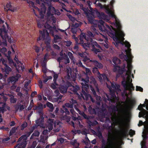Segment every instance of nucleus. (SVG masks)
<instances>
[{
	"instance_id": "40",
	"label": "nucleus",
	"mask_w": 148,
	"mask_h": 148,
	"mask_svg": "<svg viewBox=\"0 0 148 148\" xmlns=\"http://www.w3.org/2000/svg\"><path fill=\"white\" fill-rule=\"evenodd\" d=\"M27 136L25 134L23 135L19 138L18 140V142L20 141H23L24 142L25 141V142H27L26 140L27 139Z\"/></svg>"
},
{
	"instance_id": "18",
	"label": "nucleus",
	"mask_w": 148,
	"mask_h": 148,
	"mask_svg": "<svg viewBox=\"0 0 148 148\" xmlns=\"http://www.w3.org/2000/svg\"><path fill=\"white\" fill-rule=\"evenodd\" d=\"M21 76L20 74L17 73L16 75L9 77L8 79V82L9 83H14L18 81Z\"/></svg>"
},
{
	"instance_id": "56",
	"label": "nucleus",
	"mask_w": 148,
	"mask_h": 148,
	"mask_svg": "<svg viewBox=\"0 0 148 148\" xmlns=\"http://www.w3.org/2000/svg\"><path fill=\"white\" fill-rule=\"evenodd\" d=\"M121 132L123 135L124 136H126V134H127L128 130L125 129H123L121 130Z\"/></svg>"
},
{
	"instance_id": "54",
	"label": "nucleus",
	"mask_w": 148,
	"mask_h": 148,
	"mask_svg": "<svg viewBox=\"0 0 148 148\" xmlns=\"http://www.w3.org/2000/svg\"><path fill=\"white\" fill-rule=\"evenodd\" d=\"M65 59V62L64 63L66 64H67L68 63H69L70 62V60L69 59L68 57L67 56L65 55L64 56V59Z\"/></svg>"
},
{
	"instance_id": "52",
	"label": "nucleus",
	"mask_w": 148,
	"mask_h": 148,
	"mask_svg": "<svg viewBox=\"0 0 148 148\" xmlns=\"http://www.w3.org/2000/svg\"><path fill=\"white\" fill-rule=\"evenodd\" d=\"M27 124L26 122L25 121L23 122L21 126V130H23L27 126Z\"/></svg>"
},
{
	"instance_id": "15",
	"label": "nucleus",
	"mask_w": 148,
	"mask_h": 148,
	"mask_svg": "<svg viewBox=\"0 0 148 148\" xmlns=\"http://www.w3.org/2000/svg\"><path fill=\"white\" fill-rule=\"evenodd\" d=\"M107 86L108 88L109 89L110 92V95H108L107 94L106 95V97L107 98V99L108 101H112L113 99L116 98V96L115 95V92L114 90H112L111 89V87L110 86V85L107 84Z\"/></svg>"
},
{
	"instance_id": "24",
	"label": "nucleus",
	"mask_w": 148,
	"mask_h": 148,
	"mask_svg": "<svg viewBox=\"0 0 148 148\" xmlns=\"http://www.w3.org/2000/svg\"><path fill=\"white\" fill-rule=\"evenodd\" d=\"M45 27L48 30L49 33L52 35H54V32H57L56 29V27L55 26L52 27L50 25L47 24L46 26H45Z\"/></svg>"
},
{
	"instance_id": "46",
	"label": "nucleus",
	"mask_w": 148,
	"mask_h": 148,
	"mask_svg": "<svg viewBox=\"0 0 148 148\" xmlns=\"http://www.w3.org/2000/svg\"><path fill=\"white\" fill-rule=\"evenodd\" d=\"M6 7L8 8V10L12 12H14L16 11V9H11L12 8V6L10 3H7L6 5Z\"/></svg>"
},
{
	"instance_id": "35",
	"label": "nucleus",
	"mask_w": 148,
	"mask_h": 148,
	"mask_svg": "<svg viewBox=\"0 0 148 148\" xmlns=\"http://www.w3.org/2000/svg\"><path fill=\"white\" fill-rule=\"evenodd\" d=\"M143 135H142V137L143 138V141L146 142V140L148 138V136H147L148 134V131L146 130L143 132Z\"/></svg>"
},
{
	"instance_id": "14",
	"label": "nucleus",
	"mask_w": 148,
	"mask_h": 148,
	"mask_svg": "<svg viewBox=\"0 0 148 148\" xmlns=\"http://www.w3.org/2000/svg\"><path fill=\"white\" fill-rule=\"evenodd\" d=\"M90 13L86 16L88 22L91 24H94L95 20L94 18H95V11L93 9L90 7Z\"/></svg>"
},
{
	"instance_id": "57",
	"label": "nucleus",
	"mask_w": 148,
	"mask_h": 148,
	"mask_svg": "<svg viewBox=\"0 0 148 148\" xmlns=\"http://www.w3.org/2000/svg\"><path fill=\"white\" fill-rule=\"evenodd\" d=\"M12 53L11 51H9L8 52V53L4 54V56L7 58V59L9 57L11 58V55Z\"/></svg>"
},
{
	"instance_id": "9",
	"label": "nucleus",
	"mask_w": 148,
	"mask_h": 148,
	"mask_svg": "<svg viewBox=\"0 0 148 148\" xmlns=\"http://www.w3.org/2000/svg\"><path fill=\"white\" fill-rule=\"evenodd\" d=\"M98 27L100 30L101 31L107 33L113 32L112 30L114 29L111 25L110 26L105 23L103 21L100 20L99 22Z\"/></svg>"
},
{
	"instance_id": "1",
	"label": "nucleus",
	"mask_w": 148,
	"mask_h": 148,
	"mask_svg": "<svg viewBox=\"0 0 148 148\" xmlns=\"http://www.w3.org/2000/svg\"><path fill=\"white\" fill-rule=\"evenodd\" d=\"M89 78L87 74H86L85 78H81V83L82 86V92L80 93V95L77 92L80 90V88L77 85L74 86L70 82H68L69 85V88L73 93L76 94L79 98H81V97L84 99L85 97L86 100H87L89 98H90L91 101L93 103L95 102V100L92 97L91 95L87 93L86 91L87 92L88 88H89V85L88 84L89 82Z\"/></svg>"
},
{
	"instance_id": "29",
	"label": "nucleus",
	"mask_w": 148,
	"mask_h": 148,
	"mask_svg": "<svg viewBox=\"0 0 148 148\" xmlns=\"http://www.w3.org/2000/svg\"><path fill=\"white\" fill-rule=\"evenodd\" d=\"M92 62L93 64L96 66L99 69H102L103 66L102 64L100 62H98L96 60H91L90 61Z\"/></svg>"
},
{
	"instance_id": "51",
	"label": "nucleus",
	"mask_w": 148,
	"mask_h": 148,
	"mask_svg": "<svg viewBox=\"0 0 148 148\" xmlns=\"http://www.w3.org/2000/svg\"><path fill=\"white\" fill-rule=\"evenodd\" d=\"M7 49L5 47H3L0 48V52L2 53L4 56V54H5V52L7 51Z\"/></svg>"
},
{
	"instance_id": "49",
	"label": "nucleus",
	"mask_w": 148,
	"mask_h": 148,
	"mask_svg": "<svg viewBox=\"0 0 148 148\" xmlns=\"http://www.w3.org/2000/svg\"><path fill=\"white\" fill-rule=\"evenodd\" d=\"M73 64H75L76 65H78L79 66L83 68L85 67V66L82 64V62L80 60H79L78 62H76V60H75V63Z\"/></svg>"
},
{
	"instance_id": "8",
	"label": "nucleus",
	"mask_w": 148,
	"mask_h": 148,
	"mask_svg": "<svg viewBox=\"0 0 148 148\" xmlns=\"http://www.w3.org/2000/svg\"><path fill=\"white\" fill-rule=\"evenodd\" d=\"M125 44V46L127 48V49H125V52L127 54L125 55L122 52L121 54L119 55V56L120 58L126 61L130 58H133V56L132 55L131 53V49L130 48L131 45L130 43L127 41H126Z\"/></svg>"
},
{
	"instance_id": "25",
	"label": "nucleus",
	"mask_w": 148,
	"mask_h": 148,
	"mask_svg": "<svg viewBox=\"0 0 148 148\" xmlns=\"http://www.w3.org/2000/svg\"><path fill=\"white\" fill-rule=\"evenodd\" d=\"M90 90H91L93 95L94 97L96 98L97 101H101V97L99 96L97 94L95 90L92 86L90 85Z\"/></svg>"
},
{
	"instance_id": "60",
	"label": "nucleus",
	"mask_w": 148,
	"mask_h": 148,
	"mask_svg": "<svg viewBox=\"0 0 148 148\" xmlns=\"http://www.w3.org/2000/svg\"><path fill=\"white\" fill-rule=\"evenodd\" d=\"M135 131L132 130V129H130L129 132V134L131 136H132L133 135L135 134Z\"/></svg>"
},
{
	"instance_id": "11",
	"label": "nucleus",
	"mask_w": 148,
	"mask_h": 148,
	"mask_svg": "<svg viewBox=\"0 0 148 148\" xmlns=\"http://www.w3.org/2000/svg\"><path fill=\"white\" fill-rule=\"evenodd\" d=\"M97 136L100 138H101V148H109L112 145L113 142L112 140L108 139L109 141H106L103 138L102 134L100 131H99L97 133Z\"/></svg>"
},
{
	"instance_id": "21",
	"label": "nucleus",
	"mask_w": 148,
	"mask_h": 148,
	"mask_svg": "<svg viewBox=\"0 0 148 148\" xmlns=\"http://www.w3.org/2000/svg\"><path fill=\"white\" fill-rule=\"evenodd\" d=\"M60 112L61 115H63L64 116L70 114L69 110L64 106H63L62 108H60Z\"/></svg>"
},
{
	"instance_id": "62",
	"label": "nucleus",
	"mask_w": 148,
	"mask_h": 148,
	"mask_svg": "<svg viewBox=\"0 0 148 148\" xmlns=\"http://www.w3.org/2000/svg\"><path fill=\"white\" fill-rule=\"evenodd\" d=\"M29 4L31 6H32V7L34 8L35 9H38L39 10V9H38L37 7H36L34 5V3L33 1H30L29 3Z\"/></svg>"
},
{
	"instance_id": "33",
	"label": "nucleus",
	"mask_w": 148,
	"mask_h": 148,
	"mask_svg": "<svg viewBox=\"0 0 148 148\" xmlns=\"http://www.w3.org/2000/svg\"><path fill=\"white\" fill-rule=\"evenodd\" d=\"M96 109V108H92L91 106H90L88 108V111L90 114H96L97 113Z\"/></svg>"
},
{
	"instance_id": "47",
	"label": "nucleus",
	"mask_w": 148,
	"mask_h": 148,
	"mask_svg": "<svg viewBox=\"0 0 148 148\" xmlns=\"http://www.w3.org/2000/svg\"><path fill=\"white\" fill-rule=\"evenodd\" d=\"M82 9L83 10L86 16L90 13V12L89 13V11L90 12V9H88V8L84 7H83L82 8Z\"/></svg>"
},
{
	"instance_id": "13",
	"label": "nucleus",
	"mask_w": 148,
	"mask_h": 148,
	"mask_svg": "<svg viewBox=\"0 0 148 148\" xmlns=\"http://www.w3.org/2000/svg\"><path fill=\"white\" fill-rule=\"evenodd\" d=\"M91 31H88L87 32L86 35L88 38L92 39V38L94 37L95 36L98 35L99 32L96 29L95 27L94 26L92 27L91 28Z\"/></svg>"
},
{
	"instance_id": "59",
	"label": "nucleus",
	"mask_w": 148,
	"mask_h": 148,
	"mask_svg": "<svg viewBox=\"0 0 148 148\" xmlns=\"http://www.w3.org/2000/svg\"><path fill=\"white\" fill-rule=\"evenodd\" d=\"M53 81L55 82V83L56 84V80L58 77V75L57 74H54L53 76Z\"/></svg>"
},
{
	"instance_id": "37",
	"label": "nucleus",
	"mask_w": 148,
	"mask_h": 148,
	"mask_svg": "<svg viewBox=\"0 0 148 148\" xmlns=\"http://www.w3.org/2000/svg\"><path fill=\"white\" fill-rule=\"evenodd\" d=\"M96 108L97 109V111H98L101 113H103L106 110L105 107L104 106L103 104L102 105L101 107L99 108L96 107Z\"/></svg>"
},
{
	"instance_id": "36",
	"label": "nucleus",
	"mask_w": 148,
	"mask_h": 148,
	"mask_svg": "<svg viewBox=\"0 0 148 148\" xmlns=\"http://www.w3.org/2000/svg\"><path fill=\"white\" fill-rule=\"evenodd\" d=\"M40 132L38 131H35L32 134L30 137V139H32L34 138V137H36L37 138L38 137L39 135Z\"/></svg>"
},
{
	"instance_id": "58",
	"label": "nucleus",
	"mask_w": 148,
	"mask_h": 148,
	"mask_svg": "<svg viewBox=\"0 0 148 148\" xmlns=\"http://www.w3.org/2000/svg\"><path fill=\"white\" fill-rule=\"evenodd\" d=\"M64 106L68 108H73V105L72 104H70L69 102L65 103Z\"/></svg>"
},
{
	"instance_id": "39",
	"label": "nucleus",
	"mask_w": 148,
	"mask_h": 148,
	"mask_svg": "<svg viewBox=\"0 0 148 148\" xmlns=\"http://www.w3.org/2000/svg\"><path fill=\"white\" fill-rule=\"evenodd\" d=\"M79 113L84 118L86 119V121L87 119H89L90 116L86 115L84 112H81V111H79Z\"/></svg>"
},
{
	"instance_id": "61",
	"label": "nucleus",
	"mask_w": 148,
	"mask_h": 148,
	"mask_svg": "<svg viewBox=\"0 0 148 148\" xmlns=\"http://www.w3.org/2000/svg\"><path fill=\"white\" fill-rule=\"evenodd\" d=\"M37 145V140H34L33 141L32 145L30 148H35Z\"/></svg>"
},
{
	"instance_id": "41",
	"label": "nucleus",
	"mask_w": 148,
	"mask_h": 148,
	"mask_svg": "<svg viewBox=\"0 0 148 148\" xmlns=\"http://www.w3.org/2000/svg\"><path fill=\"white\" fill-rule=\"evenodd\" d=\"M36 109H37L38 112L39 114H43L42 112V104H41L40 105L37 107L36 108Z\"/></svg>"
},
{
	"instance_id": "10",
	"label": "nucleus",
	"mask_w": 148,
	"mask_h": 148,
	"mask_svg": "<svg viewBox=\"0 0 148 148\" xmlns=\"http://www.w3.org/2000/svg\"><path fill=\"white\" fill-rule=\"evenodd\" d=\"M108 75L105 73H102L100 74L99 73V75L98 76V78L99 79V82L100 83H103V82H105L106 84H108L110 83L111 84L110 86L111 87V89L112 90L116 89V84H114L111 82L108 78Z\"/></svg>"
},
{
	"instance_id": "19",
	"label": "nucleus",
	"mask_w": 148,
	"mask_h": 148,
	"mask_svg": "<svg viewBox=\"0 0 148 148\" xmlns=\"http://www.w3.org/2000/svg\"><path fill=\"white\" fill-rule=\"evenodd\" d=\"M5 108H6L8 110H10V107L8 106H6L5 103L0 102V112L3 113L5 112L7 110Z\"/></svg>"
},
{
	"instance_id": "31",
	"label": "nucleus",
	"mask_w": 148,
	"mask_h": 148,
	"mask_svg": "<svg viewBox=\"0 0 148 148\" xmlns=\"http://www.w3.org/2000/svg\"><path fill=\"white\" fill-rule=\"evenodd\" d=\"M21 143H19L17 145V148H24L26 146L27 144V142H25V141H20Z\"/></svg>"
},
{
	"instance_id": "44",
	"label": "nucleus",
	"mask_w": 148,
	"mask_h": 148,
	"mask_svg": "<svg viewBox=\"0 0 148 148\" xmlns=\"http://www.w3.org/2000/svg\"><path fill=\"white\" fill-rule=\"evenodd\" d=\"M54 37V41L55 43L58 42L61 39V38L57 35H52Z\"/></svg>"
},
{
	"instance_id": "6",
	"label": "nucleus",
	"mask_w": 148,
	"mask_h": 148,
	"mask_svg": "<svg viewBox=\"0 0 148 148\" xmlns=\"http://www.w3.org/2000/svg\"><path fill=\"white\" fill-rule=\"evenodd\" d=\"M0 36L2 39L3 46H7V39H8V42L10 43L13 42V38H12L11 36H9L8 35L7 30H6L5 28H0Z\"/></svg>"
},
{
	"instance_id": "30",
	"label": "nucleus",
	"mask_w": 148,
	"mask_h": 148,
	"mask_svg": "<svg viewBox=\"0 0 148 148\" xmlns=\"http://www.w3.org/2000/svg\"><path fill=\"white\" fill-rule=\"evenodd\" d=\"M92 119V117L90 116L89 119H87V123L90 126H94L98 124V122L97 121L95 120L92 122L91 121V119Z\"/></svg>"
},
{
	"instance_id": "20",
	"label": "nucleus",
	"mask_w": 148,
	"mask_h": 148,
	"mask_svg": "<svg viewBox=\"0 0 148 148\" xmlns=\"http://www.w3.org/2000/svg\"><path fill=\"white\" fill-rule=\"evenodd\" d=\"M77 77V73L73 71H71L70 73L67 72V78L73 81L75 80Z\"/></svg>"
},
{
	"instance_id": "53",
	"label": "nucleus",
	"mask_w": 148,
	"mask_h": 148,
	"mask_svg": "<svg viewBox=\"0 0 148 148\" xmlns=\"http://www.w3.org/2000/svg\"><path fill=\"white\" fill-rule=\"evenodd\" d=\"M58 84L56 82V84L55 83V82L54 83H52L51 84V88L53 89H56L57 88L56 86H58Z\"/></svg>"
},
{
	"instance_id": "3",
	"label": "nucleus",
	"mask_w": 148,
	"mask_h": 148,
	"mask_svg": "<svg viewBox=\"0 0 148 148\" xmlns=\"http://www.w3.org/2000/svg\"><path fill=\"white\" fill-rule=\"evenodd\" d=\"M130 58L126 61L127 63V71L126 70V75H127V81L124 79L121 82L122 85L126 90H128L130 92H131L134 90V87L133 84L132 83V79H131V75L132 73V59Z\"/></svg>"
},
{
	"instance_id": "38",
	"label": "nucleus",
	"mask_w": 148,
	"mask_h": 148,
	"mask_svg": "<svg viewBox=\"0 0 148 148\" xmlns=\"http://www.w3.org/2000/svg\"><path fill=\"white\" fill-rule=\"evenodd\" d=\"M68 55L70 58L71 62L73 63H75V59L73 54L71 52H69L68 53Z\"/></svg>"
},
{
	"instance_id": "17",
	"label": "nucleus",
	"mask_w": 148,
	"mask_h": 148,
	"mask_svg": "<svg viewBox=\"0 0 148 148\" xmlns=\"http://www.w3.org/2000/svg\"><path fill=\"white\" fill-rule=\"evenodd\" d=\"M113 63L114 64V71H116L117 70L116 67L120 68V64L121 62V60L116 57H114L112 60Z\"/></svg>"
},
{
	"instance_id": "5",
	"label": "nucleus",
	"mask_w": 148,
	"mask_h": 148,
	"mask_svg": "<svg viewBox=\"0 0 148 148\" xmlns=\"http://www.w3.org/2000/svg\"><path fill=\"white\" fill-rule=\"evenodd\" d=\"M40 34L41 35H40L38 39V40L39 41L40 40H45V42L46 45L47 49L49 50H50V41L51 39L49 36V33L46 29H44L43 31L40 30Z\"/></svg>"
},
{
	"instance_id": "22",
	"label": "nucleus",
	"mask_w": 148,
	"mask_h": 148,
	"mask_svg": "<svg viewBox=\"0 0 148 148\" xmlns=\"http://www.w3.org/2000/svg\"><path fill=\"white\" fill-rule=\"evenodd\" d=\"M96 14L100 18L104 20H108V16L106 15L104 13L100 12L97 10L95 11Z\"/></svg>"
},
{
	"instance_id": "50",
	"label": "nucleus",
	"mask_w": 148,
	"mask_h": 148,
	"mask_svg": "<svg viewBox=\"0 0 148 148\" xmlns=\"http://www.w3.org/2000/svg\"><path fill=\"white\" fill-rule=\"evenodd\" d=\"M11 98L10 99V102L12 103H14L16 102V99L14 98V97L13 95H10Z\"/></svg>"
},
{
	"instance_id": "28",
	"label": "nucleus",
	"mask_w": 148,
	"mask_h": 148,
	"mask_svg": "<svg viewBox=\"0 0 148 148\" xmlns=\"http://www.w3.org/2000/svg\"><path fill=\"white\" fill-rule=\"evenodd\" d=\"M8 64L12 68H16V63L14 62L12 58H7Z\"/></svg>"
},
{
	"instance_id": "42",
	"label": "nucleus",
	"mask_w": 148,
	"mask_h": 148,
	"mask_svg": "<svg viewBox=\"0 0 148 148\" xmlns=\"http://www.w3.org/2000/svg\"><path fill=\"white\" fill-rule=\"evenodd\" d=\"M46 105L47 107L50 108V110H49V111L51 112H53L54 109L53 104H52L51 103L48 102L46 103Z\"/></svg>"
},
{
	"instance_id": "32",
	"label": "nucleus",
	"mask_w": 148,
	"mask_h": 148,
	"mask_svg": "<svg viewBox=\"0 0 148 148\" xmlns=\"http://www.w3.org/2000/svg\"><path fill=\"white\" fill-rule=\"evenodd\" d=\"M49 121L50 123L48 124L47 126V127L49 132L53 128V119H49Z\"/></svg>"
},
{
	"instance_id": "26",
	"label": "nucleus",
	"mask_w": 148,
	"mask_h": 148,
	"mask_svg": "<svg viewBox=\"0 0 148 148\" xmlns=\"http://www.w3.org/2000/svg\"><path fill=\"white\" fill-rule=\"evenodd\" d=\"M89 39L88 38L86 35L84 33H82L79 36V39L80 40V42L83 41H86L88 40Z\"/></svg>"
},
{
	"instance_id": "16",
	"label": "nucleus",
	"mask_w": 148,
	"mask_h": 148,
	"mask_svg": "<svg viewBox=\"0 0 148 148\" xmlns=\"http://www.w3.org/2000/svg\"><path fill=\"white\" fill-rule=\"evenodd\" d=\"M2 62L4 65V66L1 68L2 72L5 75L9 74V73L12 71L11 69L6 63H5V61L4 60H2Z\"/></svg>"
},
{
	"instance_id": "34",
	"label": "nucleus",
	"mask_w": 148,
	"mask_h": 148,
	"mask_svg": "<svg viewBox=\"0 0 148 148\" xmlns=\"http://www.w3.org/2000/svg\"><path fill=\"white\" fill-rule=\"evenodd\" d=\"M56 12V9L54 7L51 5L49 6L48 8L47 14H51V12L53 13Z\"/></svg>"
},
{
	"instance_id": "43",
	"label": "nucleus",
	"mask_w": 148,
	"mask_h": 148,
	"mask_svg": "<svg viewBox=\"0 0 148 148\" xmlns=\"http://www.w3.org/2000/svg\"><path fill=\"white\" fill-rule=\"evenodd\" d=\"M71 144L74 146V148H79V144L77 143V140H74L73 141L71 142Z\"/></svg>"
},
{
	"instance_id": "23",
	"label": "nucleus",
	"mask_w": 148,
	"mask_h": 148,
	"mask_svg": "<svg viewBox=\"0 0 148 148\" xmlns=\"http://www.w3.org/2000/svg\"><path fill=\"white\" fill-rule=\"evenodd\" d=\"M68 82L66 84L61 85L59 87V90L61 93L64 94L66 92L67 89L69 87V85Z\"/></svg>"
},
{
	"instance_id": "48",
	"label": "nucleus",
	"mask_w": 148,
	"mask_h": 148,
	"mask_svg": "<svg viewBox=\"0 0 148 148\" xmlns=\"http://www.w3.org/2000/svg\"><path fill=\"white\" fill-rule=\"evenodd\" d=\"M93 82L94 85L95 87V88L97 92H99V89L98 86V84H97L94 78H93Z\"/></svg>"
},
{
	"instance_id": "55",
	"label": "nucleus",
	"mask_w": 148,
	"mask_h": 148,
	"mask_svg": "<svg viewBox=\"0 0 148 148\" xmlns=\"http://www.w3.org/2000/svg\"><path fill=\"white\" fill-rule=\"evenodd\" d=\"M16 129L15 128V127H14L12 128L10 132V135L11 136L14 133L16 132Z\"/></svg>"
},
{
	"instance_id": "63",
	"label": "nucleus",
	"mask_w": 148,
	"mask_h": 148,
	"mask_svg": "<svg viewBox=\"0 0 148 148\" xmlns=\"http://www.w3.org/2000/svg\"><path fill=\"white\" fill-rule=\"evenodd\" d=\"M143 88L141 87L138 86H136V90L137 91H140V92L143 91Z\"/></svg>"
},
{
	"instance_id": "64",
	"label": "nucleus",
	"mask_w": 148,
	"mask_h": 148,
	"mask_svg": "<svg viewBox=\"0 0 148 148\" xmlns=\"http://www.w3.org/2000/svg\"><path fill=\"white\" fill-rule=\"evenodd\" d=\"M146 142L145 141H143L141 143V148H147L146 146Z\"/></svg>"
},
{
	"instance_id": "27",
	"label": "nucleus",
	"mask_w": 148,
	"mask_h": 148,
	"mask_svg": "<svg viewBox=\"0 0 148 148\" xmlns=\"http://www.w3.org/2000/svg\"><path fill=\"white\" fill-rule=\"evenodd\" d=\"M125 64L124 63L123 64L122 66L121 67L120 66V68H118L119 69L118 70V74L121 75L124 72H126V70L125 69Z\"/></svg>"
},
{
	"instance_id": "45",
	"label": "nucleus",
	"mask_w": 148,
	"mask_h": 148,
	"mask_svg": "<svg viewBox=\"0 0 148 148\" xmlns=\"http://www.w3.org/2000/svg\"><path fill=\"white\" fill-rule=\"evenodd\" d=\"M43 122V118L42 119L39 118L36 121L35 123L38 125V126H39L42 125Z\"/></svg>"
},
{
	"instance_id": "2",
	"label": "nucleus",
	"mask_w": 148,
	"mask_h": 148,
	"mask_svg": "<svg viewBox=\"0 0 148 148\" xmlns=\"http://www.w3.org/2000/svg\"><path fill=\"white\" fill-rule=\"evenodd\" d=\"M116 20V27L117 30L115 32H110L112 35V36L115 41V45L116 47L118 48L119 44L123 45L124 44L123 41L125 40L124 37L125 34L121 30L122 26L119 21L117 20V19L116 16L114 18Z\"/></svg>"
},
{
	"instance_id": "7",
	"label": "nucleus",
	"mask_w": 148,
	"mask_h": 148,
	"mask_svg": "<svg viewBox=\"0 0 148 148\" xmlns=\"http://www.w3.org/2000/svg\"><path fill=\"white\" fill-rule=\"evenodd\" d=\"M107 0H96L95 1L93 2V3L96 4L97 6L99 7L101 9H105L106 12L108 14L109 16L113 18H115L116 16L112 12V11L109 8V6L106 5H103L99 1H100L101 2H106Z\"/></svg>"
},
{
	"instance_id": "12",
	"label": "nucleus",
	"mask_w": 148,
	"mask_h": 148,
	"mask_svg": "<svg viewBox=\"0 0 148 148\" xmlns=\"http://www.w3.org/2000/svg\"><path fill=\"white\" fill-rule=\"evenodd\" d=\"M146 101L147 102V103L146 104V109L147 110L143 109V111L139 112L138 117L139 118L143 117V118L145 119H146L145 123L148 124V100L146 99Z\"/></svg>"
},
{
	"instance_id": "4",
	"label": "nucleus",
	"mask_w": 148,
	"mask_h": 148,
	"mask_svg": "<svg viewBox=\"0 0 148 148\" xmlns=\"http://www.w3.org/2000/svg\"><path fill=\"white\" fill-rule=\"evenodd\" d=\"M83 41V42H81L80 44L86 50L88 49H91V50L96 54L100 52V49H96V47L101 49V47L98 45L97 42L93 39H90L89 40H88L85 41V43Z\"/></svg>"
}]
</instances>
